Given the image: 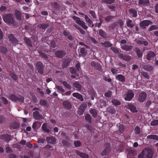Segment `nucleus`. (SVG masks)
I'll return each instance as SVG.
<instances>
[{
  "label": "nucleus",
  "instance_id": "nucleus-21",
  "mask_svg": "<svg viewBox=\"0 0 158 158\" xmlns=\"http://www.w3.org/2000/svg\"><path fill=\"white\" fill-rule=\"evenodd\" d=\"M155 54V53L152 51H149L147 55L146 59L148 60H150L151 58L154 57Z\"/></svg>",
  "mask_w": 158,
  "mask_h": 158
},
{
  "label": "nucleus",
  "instance_id": "nucleus-10",
  "mask_svg": "<svg viewBox=\"0 0 158 158\" xmlns=\"http://www.w3.org/2000/svg\"><path fill=\"white\" fill-rule=\"evenodd\" d=\"M146 97V94L144 92H142L139 95L138 100L140 102H143L145 100Z\"/></svg>",
  "mask_w": 158,
  "mask_h": 158
},
{
  "label": "nucleus",
  "instance_id": "nucleus-55",
  "mask_svg": "<svg viewBox=\"0 0 158 158\" xmlns=\"http://www.w3.org/2000/svg\"><path fill=\"white\" fill-rule=\"evenodd\" d=\"M112 94V92L111 91H108L105 94V96L107 97H110Z\"/></svg>",
  "mask_w": 158,
  "mask_h": 158
},
{
  "label": "nucleus",
  "instance_id": "nucleus-30",
  "mask_svg": "<svg viewBox=\"0 0 158 158\" xmlns=\"http://www.w3.org/2000/svg\"><path fill=\"white\" fill-rule=\"evenodd\" d=\"M77 154L81 157L83 158H87L89 157V155L85 153H82L79 151H77Z\"/></svg>",
  "mask_w": 158,
  "mask_h": 158
},
{
  "label": "nucleus",
  "instance_id": "nucleus-33",
  "mask_svg": "<svg viewBox=\"0 0 158 158\" xmlns=\"http://www.w3.org/2000/svg\"><path fill=\"white\" fill-rule=\"evenodd\" d=\"M101 44L105 47H111L113 45V44L109 41H106L104 43H101Z\"/></svg>",
  "mask_w": 158,
  "mask_h": 158
},
{
  "label": "nucleus",
  "instance_id": "nucleus-51",
  "mask_svg": "<svg viewBox=\"0 0 158 158\" xmlns=\"http://www.w3.org/2000/svg\"><path fill=\"white\" fill-rule=\"evenodd\" d=\"M9 75L13 79H17V76L15 74L14 72H11L10 73Z\"/></svg>",
  "mask_w": 158,
  "mask_h": 158
},
{
  "label": "nucleus",
  "instance_id": "nucleus-27",
  "mask_svg": "<svg viewBox=\"0 0 158 158\" xmlns=\"http://www.w3.org/2000/svg\"><path fill=\"white\" fill-rule=\"evenodd\" d=\"M98 33L100 36L103 38H106L107 36V33L102 29L99 30Z\"/></svg>",
  "mask_w": 158,
  "mask_h": 158
},
{
  "label": "nucleus",
  "instance_id": "nucleus-24",
  "mask_svg": "<svg viewBox=\"0 0 158 158\" xmlns=\"http://www.w3.org/2000/svg\"><path fill=\"white\" fill-rule=\"evenodd\" d=\"M127 152L128 153L127 156L128 158L132 157L135 155V151L134 150L131 149H128L127 150Z\"/></svg>",
  "mask_w": 158,
  "mask_h": 158
},
{
  "label": "nucleus",
  "instance_id": "nucleus-4",
  "mask_svg": "<svg viewBox=\"0 0 158 158\" xmlns=\"http://www.w3.org/2000/svg\"><path fill=\"white\" fill-rule=\"evenodd\" d=\"M36 69L38 73L41 74L43 73L44 66L42 62L38 61L35 64Z\"/></svg>",
  "mask_w": 158,
  "mask_h": 158
},
{
  "label": "nucleus",
  "instance_id": "nucleus-60",
  "mask_svg": "<svg viewBox=\"0 0 158 158\" xmlns=\"http://www.w3.org/2000/svg\"><path fill=\"white\" fill-rule=\"evenodd\" d=\"M80 64L79 62H78L76 65V70L77 71H79L80 70Z\"/></svg>",
  "mask_w": 158,
  "mask_h": 158
},
{
  "label": "nucleus",
  "instance_id": "nucleus-34",
  "mask_svg": "<svg viewBox=\"0 0 158 158\" xmlns=\"http://www.w3.org/2000/svg\"><path fill=\"white\" fill-rule=\"evenodd\" d=\"M147 138L151 139L156 140H158V136L155 135H148L147 136Z\"/></svg>",
  "mask_w": 158,
  "mask_h": 158
},
{
  "label": "nucleus",
  "instance_id": "nucleus-52",
  "mask_svg": "<svg viewBox=\"0 0 158 158\" xmlns=\"http://www.w3.org/2000/svg\"><path fill=\"white\" fill-rule=\"evenodd\" d=\"M56 88L58 90V91H59V92H60L63 93V92H64L65 91L64 89L63 88H62L60 86H58V85L56 86Z\"/></svg>",
  "mask_w": 158,
  "mask_h": 158
},
{
  "label": "nucleus",
  "instance_id": "nucleus-56",
  "mask_svg": "<svg viewBox=\"0 0 158 158\" xmlns=\"http://www.w3.org/2000/svg\"><path fill=\"white\" fill-rule=\"evenodd\" d=\"M158 124V120H156L152 121L151 123L152 126L156 125Z\"/></svg>",
  "mask_w": 158,
  "mask_h": 158
},
{
  "label": "nucleus",
  "instance_id": "nucleus-25",
  "mask_svg": "<svg viewBox=\"0 0 158 158\" xmlns=\"http://www.w3.org/2000/svg\"><path fill=\"white\" fill-rule=\"evenodd\" d=\"M73 95L74 97L80 100L81 101H83L84 100L82 95L79 93H74L73 94Z\"/></svg>",
  "mask_w": 158,
  "mask_h": 158
},
{
  "label": "nucleus",
  "instance_id": "nucleus-29",
  "mask_svg": "<svg viewBox=\"0 0 158 158\" xmlns=\"http://www.w3.org/2000/svg\"><path fill=\"white\" fill-rule=\"evenodd\" d=\"M49 127H48L46 123H44L42 126V128L43 131L47 132L49 133L50 132Z\"/></svg>",
  "mask_w": 158,
  "mask_h": 158
},
{
  "label": "nucleus",
  "instance_id": "nucleus-19",
  "mask_svg": "<svg viewBox=\"0 0 158 158\" xmlns=\"http://www.w3.org/2000/svg\"><path fill=\"white\" fill-rule=\"evenodd\" d=\"M127 107L133 113H136L138 112L135 106L133 104H129L128 105Z\"/></svg>",
  "mask_w": 158,
  "mask_h": 158
},
{
  "label": "nucleus",
  "instance_id": "nucleus-12",
  "mask_svg": "<svg viewBox=\"0 0 158 158\" xmlns=\"http://www.w3.org/2000/svg\"><path fill=\"white\" fill-rule=\"evenodd\" d=\"M72 60L69 58H67L64 60L63 61L62 66L63 68H66Z\"/></svg>",
  "mask_w": 158,
  "mask_h": 158
},
{
  "label": "nucleus",
  "instance_id": "nucleus-8",
  "mask_svg": "<svg viewBox=\"0 0 158 158\" xmlns=\"http://www.w3.org/2000/svg\"><path fill=\"white\" fill-rule=\"evenodd\" d=\"M134 94L131 91H129L124 96L125 100L127 101H131L133 97Z\"/></svg>",
  "mask_w": 158,
  "mask_h": 158
},
{
  "label": "nucleus",
  "instance_id": "nucleus-38",
  "mask_svg": "<svg viewBox=\"0 0 158 158\" xmlns=\"http://www.w3.org/2000/svg\"><path fill=\"white\" fill-rule=\"evenodd\" d=\"M107 111L110 113L113 114L115 112L114 108L113 106H110L107 109Z\"/></svg>",
  "mask_w": 158,
  "mask_h": 158
},
{
  "label": "nucleus",
  "instance_id": "nucleus-26",
  "mask_svg": "<svg viewBox=\"0 0 158 158\" xmlns=\"http://www.w3.org/2000/svg\"><path fill=\"white\" fill-rule=\"evenodd\" d=\"M129 12L133 17H136L137 15V11L133 9H130Z\"/></svg>",
  "mask_w": 158,
  "mask_h": 158
},
{
  "label": "nucleus",
  "instance_id": "nucleus-23",
  "mask_svg": "<svg viewBox=\"0 0 158 158\" xmlns=\"http://www.w3.org/2000/svg\"><path fill=\"white\" fill-rule=\"evenodd\" d=\"M126 24L127 27L130 28L133 27L135 25L134 23L130 19H128L127 20Z\"/></svg>",
  "mask_w": 158,
  "mask_h": 158
},
{
  "label": "nucleus",
  "instance_id": "nucleus-7",
  "mask_svg": "<svg viewBox=\"0 0 158 158\" xmlns=\"http://www.w3.org/2000/svg\"><path fill=\"white\" fill-rule=\"evenodd\" d=\"M66 54L65 51L62 50H58L56 51L55 55L56 57L59 58H62Z\"/></svg>",
  "mask_w": 158,
  "mask_h": 158
},
{
  "label": "nucleus",
  "instance_id": "nucleus-16",
  "mask_svg": "<svg viewBox=\"0 0 158 158\" xmlns=\"http://www.w3.org/2000/svg\"><path fill=\"white\" fill-rule=\"evenodd\" d=\"M91 65L92 67L98 71H100L101 69L102 68L100 65L95 61H92L91 63Z\"/></svg>",
  "mask_w": 158,
  "mask_h": 158
},
{
  "label": "nucleus",
  "instance_id": "nucleus-50",
  "mask_svg": "<svg viewBox=\"0 0 158 158\" xmlns=\"http://www.w3.org/2000/svg\"><path fill=\"white\" fill-rule=\"evenodd\" d=\"M74 86L78 90H80L81 87V85L77 82H75L73 83Z\"/></svg>",
  "mask_w": 158,
  "mask_h": 158
},
{
  "label": "nucleus",
  "instance_id": "nucleus-32",
  "mask_svg": "<svg viewBox=\"0 0 158 158\" xmlns=\"http://www.w3.org/2000/svg\"><path fill=\"white\" fill-rule=\"evenodd\" d=\"M47 140L48 143L52 144H54L56 142V139L55 138L51 137H47L46 138Z\"/></svg>",
  "mask_w": 158,
  "mask_h": 158
},
{
  "label": "nucleus",
  "instance_id": "nucleus-48",
  "mask_svg": "<svg viewBox=\"0 0 158 158\" xmlns=\"http://www.w3.org/2000/svg\"><path fill=\"white\" fill-rule=\"evenodd\" d=\"M69 70L70 73L73 74H76L77 72L76 69L73 67H71L69 68Z\"/></svg>",
  "mask_w": 158,
  "mask_h": 158
},
{
  "label": "nucleus",
  "instance_id": "nucleus-40",
  "mask_svg": "<svg viewBox=\"0 0 158 158\" xmlns=\"http://www.w3.org/2000/svg\"><path fill=\"white\" fill-rule=\"evenodd\" d=\"M117 126L119 128V132L121 133H123L124 129L123 125L120 124H117Z\"/></svg>",
  "mask_w": 158,
  "mask_h": 158
},
{
  "label": "nucleus",
  "instance_id": "nucleus-41",
  "mask_svg": "<svg viewBox=\"0 0 158 158\" xmlns=\"http://www.w3.org/2000/svg\"><path fill=\"white\" fill-rule=\"evenodd\" d=\"M158 29V27L156 25H152L148 29V31Z\"/></svg>",
  "mask_w": 158,
  "mask_h": 158
},
{
  "label": "nucleus",
  "instance_id": "nucleus-63",
  "mask_svg": "<svg viewBox=\"0 0 158 158\" xmlns=\"http://www.w3.org/2000/svg\"><path fill=\"white\" fill-rule=\"evenodd\" d=\"M135 30H134L133 32L134 33H139L138 32L139 31V27L137 25H135Z\"/></svg>",
  "mask_w": 158,
  "mask_h": 158
},
{
  "label": "nucleus",
  "instance_id": "nucleus-45",
  "mask_svg": "<svg viewBox=\"0 0 158 158\" xmlns=\"http://www.w3.org/2000/svg\"><path fill=\"white\" fill-rule=\"evenodd\" d=\"M114 17V16L111 15H109L106 16L105 18V21L106 22H109L110 20L112 19Z\"/></svg>",
  "mask_w": 158,
  "mask_h": 158
},
{
  "label": "nucleus",
  "instance_id": "nucleus-28",
  "mask_svg": "<svg viewBox=\"0 0 158 158\" xmlns=\"http://www.w3.org/2000/svg\"><path fill=\"white\" fill-rule=\"evenodd\" d=\"M63 105L67 109H70L72 107L71 104L68 101L63 102Z\"/></svg>",
  "mask_w": 158,
  "mask_h": 158
},
{
  "label": "nucleus",
  "instance_id": "nucleus-18",
  "mask_svg": "<svg viewBox=\"0 0 158 158\" xmlns=\"http://www.w3.org/2000/svg\"><path fill=\"white\" fill-rule=\"evenodd\" d=\"M133 48V46L132 45H129L127 44H124L121 47V48L123 50L127 51H131Z\"/></svg>",
  "mask_w": 158,
  "mask_h": 158
},
{
  "label": "nucleus",
  "instance_id": "nucleus-31",
  "mask_svg": "<svg viewBox=\"0 0 158 158\" xmlns=\"http://www.w3.org/2000/svg\"><path fill=\"white\" fill-rule=\"evenodd\" d=\"M86 22L88 23L89 27H91V25L93 23V22L91 19H90L88 16L85 15V17Z\"/></svg>",
  "mask_w": 158,
  "mask_h": 158
},
{
  "label": "nucleus",
  "instance_id": "nucleus-47",
  "mask_svg": "<svg viewBox=\"0 0 158 158\" xmlns=\"http://www.w3.org/2000/svg\"><path fill=\"white\" fill-rule=\"evenodd\" d=\"M7 51V49L4 47H1L0 48V52L3 54H5Z\"/></svg>",
  "mask_w": 158,
  "mask_h": 158
},
{
  "label": "nucleus",
  "instance_id": "nucleus-5",
  "mask_svg": "<svg viewBox=\"0 0 158 158\" xmlns=\"http://www.w3.org/2000/svg\"><path fill=\"white\" fill-rule=\"evenodd\" d=\"M152 24V22L150 20H144L140 22L139 26L142 29H144L146 27Z\"/></svg>",
  "mask_w": 158,
  "mask_h": 158
},
{
  "label": "nucleus",
  "instance_id": "nucleus-17",
  "mask_svg": "<svg viewBox=\"0 0 158 158\" xmlns=\"http://www.w3.org/2000/svg\"><path fill=\"white\" fill-rule=\"evenodd\" d=\"M149 3L148 0H139L138 2L139 5L141 7L147 6Z\"/></svg>",
  "mask_w": 158,
  "mask_h": 158
},
{
  "label": "nucleus",
  "instance_id": "nucleus-13",
  "mask_svg": "<svg viewBox=\"0 0 158 158\" xmlns=\"http://www.w3.org/2000/svg\"><path fill=\"white\" fill-rule=\"evenodd\" d=\"M15 15L16 19L18 21H22V20L21 16L22 14L20 11L18 10H15Z\"/></svg>",
  "mask_w": 158,
  "mask_h": 158
},
{
  "label": "nucleus",
  "instance_id": "nucleus-62",
  "mask_svg": "<svg viewBox=\"0 0 158 158\" xmlns=\"http://www.w3.org/2000/svg\"><path fill=\"white\" fill-rule=\"evenodd\" d=\"M63 84L65 87L67 88L70 89V85L68 84L67 82L66 81H64L63 82Z\"/></svg>",
  "mask_w": 158,
  "mask_h": 158
},
{
  "label": "nucleus",
  "instance_id": "nucleus-39",
  "mask_svg": "<svg viewBox=\"0 0 158 158\" xmlns=\"http://www.w3.org/2000/svg\"><path fill=\"white\" fill-rule=\"evenodd\" d=\"M49 25L48 24H40L39 25V27L43 29H46L48 27Z\"/></svg>",
  "mask_w": 158,
  "mask_h": 158
},
{
  "label": "nucleus",
  "instance_id": "nucleus-3",
  "mask_svg": "<svg viewBox=\"0 0 158 158\" xmlns=\"http://www.w3.org/2000/svg\"><path fill=\"white\" fill-rule=\"evenodd\" d=\"M72 18L75 21V22L77 24L80 25L84 29L86 30L88 28V27L85 25V22L81 20V19L79 17L74 16H73Z\"/></svg>",
  "mask_w": 158,
  "mask_h": 158
},
{
  "label": "nucleus",
  "instance_id": "nucleus-61",
  "mask_svg": "<svg viewBox=\"0 0 158 158\" xmlns=\"http://www.w3.org/2000/svg\"><path fill=\"white\" fill-rule=\"evenodd\" d=\"M63 34L65 36H68L70 34V32L69 31L64 30L63 32Z\"/></svg>",
  "mask_w": 158,
  "mask_h": 158
},
{
  "label": "nucleus",
  "instance_id": "nucleus-1",
  "mask_svg": "<svg viewBox=\"0 0 158 158\" xmlns=\"http://www.w3.org/2000/svg\"><path fill=\"white\" fill-rule=\"evenodd\" d=\"M2 18L6 24L14 26L15 25V22L14 19L13 14L9 13L4 14Z\"/></svg>",
  "mask_w": 158,
  "mask_h": 158
},
{
  "label": "nucleus",
  "instance_id": "nucleus-59",
  "mask_svg": "<svg viewBox=\"0 0 158 158\" xmlns=\"http://www.w3.org/2000/svg\"><path fill=\"white\" fill-rule=\"evenodd\" d=\"M50 45L51 47L53 48H56V43L53 40H52L50 42Z\"/></svg>",
  "mask_w": 158,
  "mask_h": 158
},
{
  "label": "nucleus",
  "instance_id": "nucleus-42",
  "mask_svg": "<svg viewBox=\"0 0 158 158\" xmlns=\"http://www.w3.org/2000/svg\"><path fill=\"white\" fill-rule=\"evenodd\" d=\"M38 52L40 55H41L44 59H47L48 58V57L47 54L41 51L40 50L38 51Z\"/></svg>",
  "mask_w": 158,
  "mask_h": 158
},
{
  "label": "nucleus",
  "instance_id": "nucleus-57",
  "mask_svg": "<svg viewBox=\"0 0 158 158\" xmlns=\"http://www.w3.org/2000/svg\"><path fill=\"white\" fill-rule=\"evenodd\" d=\"M85 120L89 122H90L91 121L90 116V115L89 114H87L85 116Z\"/></svg>",
  "mask_w": 158,
  "mask_h": 158
},
{
  "label": "nucleus",
  "instance_id": "nucleus-54",
  "mask_svg": "<svg viewBox=\"0 0 158 158\" xmlns=\"http://www.w3.org/2000/svg\"><path fill=\"white\" fill-rule=\"evenodd\" d=\"M112 103L115 106L118 105L120 104V102L114 99L112 101Z\"/></svg>",
  "mask_w": 158,
  "mask_h": 158
},
{
  "label": "nucleus",
  "instance_id": "nucleus-44",
  "mask_svg": "<svg viewBox=\"0 0 158 158\" xmlns=\"http://www.w3.org/2000/svg\"><path fill=\"white\" fill-rule=\"evenodd\" d=\"M114 0H102V2L108 4H111L114 2Z\"/></svg>",
  "mask_w": 158,
  "mask_h": 158
},
{
  "label": "nucleus",
  "instance_id": "nucleus-53",
  "mask_svg": "<svg viewBox=\"0 0 158 158\" xmlns=\"http://www.w3.org/2000/svg\"><path fill=\"white\" fill-rule=\"evenodd\" d=\"M134 131L136 134H139L140 132V129L139 127L137 126L135 127Z\"/></svg>",
  "mask_w": 158,
  "mask_h": 158
},
{
  "label": "nucleus",
  "instance_id": "nucleus-35",
  "mask_svg": "<svg viewBox=\"0 0 158 158\" xmlns=\"http://www.w3.org/2000/svg\"><path fill=\"white\" fill-rule=\"evenodd\" d=\"M33 115L36 119H39L41 118V116L40 115L38 111H35L33 112Z\"/></svg>",
  "mask_w": 158,
  "mask_h": 158
},
{
  "label": "nucleus",
  "instance_id": "nucleus-20",
  "mask_svg": "<svg viewBox=\"0 0 158 158\" xmlns=\"http://www.w3.org/2000/svg\"><path fill=\"white\" fill-rule=\"evenodd\" d=\"M135 50L136 52V54L140 60H142V57L143 55L142 51L140 49L138 48H136Z\"/></svg>",
  "mask_w": 158,
  "mask_h": 158
},
{
  "label": "nucleus",
  "instance_id": "nucleus-37",
  "mask_svg": "<svg viewBox=\"0 0 158 158\" xmlns=\"http://www.w3.org/2000/svg\"><path fill=\"white\" fill-rule=\"evenodd\" d=\"M143 69L145 70L150 71L152 70L153 68L152 66L148 64L144 65Z\"/></svg>",
  "mask_w": 158,
  "mask_h": 158
},
{
  "label": "nucleus",
  "instance_id": "nucleus-9",
  "mask_svg": "<svg viewBox=\"0 0 158 158\" xmlns=\"http://www.w3.org/2000/svg\"><path fill=\"white\" fill-rule=\"evenodd\" d=\"M8 37L10 41L12 44H18V41L13 34H10L8 35Z\"/></svg>",
  "mask_w": 158,
  "mask_h": 158
},
{
  "label": "nucleus",
  "instance_id": "nucleus-64",
  "mask_svg": "<svg viewBox=\"0 0 158 158\" xmlns=\"http://www.w3.org/2000/svg\"><path fill=\"white\" fill-rule=\"evenodd\" d=\"M45 141V140L44 138H41V139H38V143H44Z\"/></svg>",
  "mask_w": 158,
  "mask_h": 158
},
{
  "label": "nucleus",
  "instance_id": "nucleus-36",
  "mask_svg": "<svg viewBox=\"0 0 158 158\" xmlns=\"http://www.w3.org/2000/svg\"><path fill=\"white\" fill-rule=\"evenodd\" d=\"M80 52L83 56H85L87 53V50L84 48L81 49Z\"/></svg>",
  "mask_w": 158,
  "mask_h": 158
},
{
  "label": "nucleus",
  "instance_id": "nucleus-22",
  "mask_svg": "<svg viewBox=\"0 0 158 158\" xmlns=\"http://www.w3.org/2000/svg\"><path fill=\"white\" fill-rule=\"evenodd\" d=\"M23 40L25 41L26 44L30 47H32V44L31 40L29 38L24 36L23 38Z\"/></svg>",
  "mask_w": 158,
  "mask_h": 158
},
{
  "label": "nucleus",
  "instance_id": "nucleus-2",
  "mask_svg": "<svg viewBox=\"0 0 158 158\" xmlns=\"http://www.w3.org/2000/svg\"><path fill=\"white\" fill-rule=\"evenodd\" d=\"M152 152L151 150L145 149L139 155L138 158H152Z\"/></svg>",
  "mask_w": 158,
  "mask_h": 158
},
{
  "label": "nucleus",
  "instance_id": "nucleus-6",
  "mask_svg": "<svg viewBox=\"0 0 158 158\" xmlns=\"http://www.w3.org/2000/svg\"><path fill=\"white\" fill-rule=\"evenodd\" d=\"M118 57L127 62L129 61L131 59V57L127 54L123 55V53H119L118 55Z\"/></svg>",
  "mask_w": 158,
  "mask_h": 158
},
{
  "label": "nucleus",
  "instance_id": "nucleus-58",
  "mask_svg": "<svg viewBox=\"0 0 158 158\" xmlns=\"http://www.w3.org/2000/svg\"><path fill=\"white\" fill-rule=\"evenodd\" d=\"M116 79H125L124 77L122 75L118 74L116 77Z\"/></svg>",
  "mask_w": 158,
  "mask_h": 158
},
{
  "label": "nucleus",
  "instance_id": "nucleus-11",
  "mask_svg": "<svg viewBox=\"0 0 158 158\" xmlns=\"http://www.w3.org/2000/svg\"><path fill=\"white\" fill-rule=\"evenodd\" d=\"M87 106V104H82L80 106L78 112V113L79 114H82L86 107Z\"/></svg>",
  "mask_w": 158,
  "mask_h": 158
},
{
  "label": "nucleus",
  "instance_id": "nucleus-15",
  "mask_svg": "<svg viewBox=\"0 0 158 158\" xmlns=\"http://www.w3.org/2000/svg\"><path fill=\"white\" fill-rule=\"evenodd\" d=\"M11 100L14 101L19 100L21 102H23L24 100V98L22 97H17L14 95H11L9 96Z\"/></svg>",
  "mask_w": 158,
  "mask_h": 158
},
{
  "label": "nucleus",
  "instance_id": "nucleus-49",
  "mask_svg": "<svg viewBox=\"0 0 158 158\" xmlns=\"http://www.w3.org/2000/svg\"><path fill=\"white\" fill-rule=\"evenodd\" d=\"M111 50L115 53H118L119 52V50L117 48L114 47H111L110 48Z\"/></svg>",
  "mask_w": 158,
  "mask_h": 158
},
{
  "label": "nucleus",
  "instance_id": "nucleus-43",
  "mask_svg": "<svg viewBox=\"0 0 158 158\" xmlns=\"http://www.w3.org/2000/svg\"><path fill=\"white\" fill-rule=\"evenodd\" d=\"M90 113L94 117H96L97 115V111L95 109H92L90 110Z\"/></svg>",
  "mask_w": 158,
  "mask_h": 158
},
{
  "label": "nucleus",
  "instance_id": "nucleus-14",
  "mask_svg": "<svg viewBox=\"0 0 158 158\" xmlns=\"http://www.w3.org/2000/svg\"><path fill=\"white\" fill-rule=\"evenodd\" d=\"M105 148L101 153L102 156H105L107 155L110 151V148L109 144H106L105 146Z\"/></svg>",
  "mask_w": 158,
  "mask_h": 158
},
{
  "label": "nucleus",
  "instance_id": "nucleus-46",
  "mask_svg": "<svg viewBox=\"0 0 158 158\" xmlns=\"http://www.w3.org/2000/svg\"><path fill=\"white\" fill-rule=\"evenodd\" d=\"M89 13L91 15L93 18L95 19H96L97 15L94 11L90 10L89 11Z\"/></svg>",
  "mask_w": 158,
  "mask_h": 158
}]
</instances>
